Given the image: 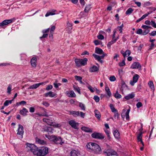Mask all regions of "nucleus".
Here are the masks:
<instances>
[{"instance_id": "39", "label": "nucleus", "mask_w": 156, "mask_h": 156, "mask_svg": "<svg viewBox=\"0 0 156 156\" xmlns=\"http://www.w3.org/2000/svg\"><path fill=\"white\" fill-rule=\"evenodd\" d=\"M31 64L32 66L33 67H35L36 66V61H34L31 60L30 61Z\"/></svg>"}, {"instance_id": "53", "label": "nucleus", "mask_w": 156, "mask_h": 156, "mask_svg": "<svg viewBox=\"0 0 156 156\" xmlns=\"http://www.w3.org/2000/svg\"><path fill=\"white\" fill-rule=\"evenodd\" d=\"M149 34L150 36H154L156 35V31H152L151 33Z\"/></svg>"}, {"instance_id": "19", "label": "nucleus", "mask_w": 156, "mask_h": 156, "mask_svg": "<svg viewBox=\"0 0 156 156\" xmlns=\"http://www.w3.org/2000/svg\"><path fill=\"white\" fill-rule=\"evenodd\" d=\"M99 70L98 68L96 66H94L90 68V72H95Z\"/></svg>"}, {"instance_id": "42", "label": "nucleus", "mask_w": 156, "mask_h": 156, "mask_svg": "<svg viewBox=\"0 0 156 156\" xmlns=\"http://www.w3.org/2000/svg\"><path fill=\"white\" fill-rule=\"evenodd\" d=\"M93 98L97 102H98L100 100L98 96L96 95Z\"/></svg>"}, {"instance_id": "55", "label": "nucleus", "mask_w": 156, "mask_h": 156, "mask_svg": "<svg viewBox=\"0 0 156 156\" xmlns=\"http://www.w3.org/2000/svg\"><path fill=\"white\" fill-rule=\"evenodd\" d=\"M55 26L54 25L52 26L50 29V33H52L54 31V30H55Z\"/></svg>"}, {"instance_id": "21", "label": "nucleus", "mask_w": 156, "mask_h": 156, "mask_svg": "<svg viewBox=\"0 0 156 156\" xmlns=\"http://www.w3.org/2000/svg\"><path fill=\"white\" fill-rule=\"evenodd\" d=\"M135 96V94L133 93H132L130 94L129 95L126 96L125 97V98L127 100H129L130 99L133 98Z\"/></svg>"}, {"instance_id": "43", "label": "nucleus", "mask_w": 156, "mask_h": 156, "mask_svg": "<svg viewBox=\"0 0 156 156\" xmlns=\"http://www.w3.org/2000/svg\"><path fill=\"white\" fill-rule=\"evenodd\" d=\"M79 106L80 108H81L82 110H85V107L84 104H83L82 103H80V104Z\"/></svg>"}, {"instance_id": "61", "label": "nucleus", "mask_w": 156, "mask_h": 156, "mask_svg": "<svg viewBox=\"0 0 156 156\" xmlns=\"http://www.w3.org/2000/svg\"><path fill=\"white\" fill-rule=\"evenodd\" d=\"M50 30L49 28H48L46 30H42V32L43 33H47L49 32Z\"/></svg>"}, {"instance_id": "11", "label": "nucleus", "mask_w": 156, "mask_h": 156, "mask_svg": "<svg viewBox=\"0 0 156 156\" xmlns=\"http://www.w3.org/2000/svg\"><path fill=\"white\" fill-rule=\"evenodd\" d=\"M139 77V75L137 74H135L133 77V81H130V84L132 86H133L135 83H136Z\"/></svg>"}, {"instance_id": "63", "label": "nucleus", "mask_w": 156, "mask_h": 156, "mask_svg": "<svg viewBox=\"0 0 156 156\" xmlns=\"http://www.w3.org/2000/svg\"><path fill=\"white\" fill-rule=\"evenodd\" d=\"M125 53H126V55H129L131 53L130 51L129 50H127L125 52Z\"/></svg>"}, {"instance_id": "49", "label": "nucleus", "mask_w": 156, "mask_h": 156, "mask_svg": "<svg viewBox=\"0 0 156 156\" xmlns=\"http://www.w3.org/2000/svg\"><path fill=\"white\" fill-rule=\"evenodd\" d=\"M151 25L154 28H156V23H155V22L154 21L152 20L151 21Z\"/></svg>"}, {"instance_id": "32", "label": "nucleus", "mask_w": 156, "mask_h": 156, "mask_svg": "<svg viewBox=\"0 0 156 156\" xmlns=\"http://www.w3.org/2000/svg\"><path fill=\"white\" fill-rule=\"evenodd\" d=\"M148 84L149 87L152 90H154V86L153 82L152 81H150L148 82Z\"/></svg>"}, {"instance_id": "35", "label": "nucleus", "mask_w": 156, "mask_h": 156, "mask_svg": "<svg viewBox=\"0 0 156 156\" xmlns=\"http://www.w3.org/2000/svg\"><path fill=\"white\" fill-rule=\"evenodd\" d=\"M12 85L10 84H9L7 88V92L9 94H11V91L12 89Z\"/></svg>"}, {"instance_id": "33", "label": "nucleus", "mask_w": 156, "mask_h": 156, "mask_svg": "<svg viewBox=\"0 0 156 156\" xmlns=\"http://www.w3.org/2000/svg\"><path fill=\"white\" fill-rule=\"evenodd\" d=\"M116 41V39H114L112 41L109 42L107 44L108 47L110 48L111 47V45L115 42Z\"/></svg>"}, {"instance_id": "10", "label": "nucleus", "mask_w": 156, "mask_h": 156, "mask_svg": "<svg viewBox=\"0 0 156 156\" xmlns=\"http://www.w3.org/2000/svg\"><path fill=\"white\" fill-rule=\"evenodd\" d=\"M23 129V126L20 124H19L17 134L19 135H21L22 138H23V135L24 133Z\"/></svg>"}, {"instance_id": "45", "label": "nucleus", "mask_w": 156, "mask_h": 156, "mask_svg": "<svg viewBox=\"0 0 156 156\" xmlns=\"http://www.w3.org/2000/svg\"><path fill=\"white\" fill-rule=\"evenodd\" d=\"M150 30L149 29L145 30L143 32L142 34L144 35H146L149 32Z\"/></svg>"}, {"instance_id": "36", "label": "nucleus", "mask_w": 156, "mask_h": 156, "mask_svg": "<svg viewBox=\"0 0 156 156\" xmlns=\"http://www.w3.org/2000/svg\"><path fill=\"white\" fill-rule=\"evenodd\" d=\"M73 88L75 91H77L79 94H80V89L79 87L76 86H74Z\"/></svg>"}, {"instance_id": "20", "label": "nucleus", "mask_w": 156, "mask_h": 156, "mask_svg": "<svg viewBox=\"0 0 156 156\" xmlns=\"http://www.w3.org/2000/svg\"><path fill=\"white\" fill-rule=\"evenodd\" d=\"M95 52L99 54H102L104 53L102 50L98 47H96L95 48Z\"/></svg>"}, {"instance_id": "62", "label": "nucleus", "mask_w": 156, "mask_h": 156, "mask_svg": "<svg viewBox=\"0 0 156 156\" xmlns=\"http://www.w3.org/2000/svg\"><path fill=\"white\" fill-rule=\"evenodd\" d=\"M88 89L90 90V91L91 92L93 93L94 92V90H93V89H92V87L91 86L89 85L88 87Z\"/></svg>"}, {"instance_id": "57", "label": "nucleus", "mask_w": 156, "mask_h": 156, "mask_svg": "<svg viewBox=\"0 0 156 156\" xmlns=\"http://www.w3.org/2000/svg\"><path fill=\"white\" fill-rule=\"evenodd\" d=\"M100 42H101L100 41H99L98 40H96L94 41V44L96 45H98L100 44Z\"/></svg>"}, {"instance_id": "52", "label": "nucleus", "mask_w": 156, "mask_h": 156, "mask_svg": "<svg viewBox=\"0 0 156 156\" xmlns=\"http://www.w3.org/2000/svg\"><path fill=\"white\" fill-rule=\"evenodd\" d=\"M109 80L111 81H114L116 80V78L114 76H112L110 77Z\"/></svg>"}, {"instance_id": "30", "label": "nucleus", "mask_w": 156, "mask_h": 156, "mask_svg": "<svg viewBox=\"0 0 156 156\" xmlns=\"http://www.w3.org/2000/svg\"><path fill=\"white\" fill-rule=\"evenodd\" d=\"M90 6V5H86L84 10V12H85L87 13L91 9Z\"/></svg>"}, {"instance_id": "29", "label": "nucleus", "mask_w": 156, "mask_h": 156, "mask_svg": "<svg viewBox=\"0 0 156 156\" xmlns=\"http://www.w3.org/2000/svg\"><path fill=\"white\" fill-rule=\"evenodd\" d=\"M105 90L107 92V93L109 97H110L111 96L112 93L110 90V89L108 87H105Z\"/></svg>"}, {"instance_id": "54", "label": "nucleus", "mask_w": 156, "mask_h": 156, "mask_svg": "<svg viewBox=\"0 0 156 156\" xmlns=\"http://www.w3.org/2000/svg\"><path fill=\"white\" fill-rule=\"evenodd\" d=\"M52 86L51 85H48L46 88L47 90H51L52 88Z\"/></svg>"}, {"instance_id": "56", "label": "nucleus", "mask_w": 156, "mask_h": 156, "mask_svg": "<svg viewBox=\"0 0 156 156\" xmlns=\"http://www.w3.org/2000/svg\"><path fill=\"white\" fill-rule=\"evenodd\" d=\"M42 104L46 107H48L49 105V104L46 101H43Z\"/></svg>"}, {"instance_id": "18", "label": "nucleus", "mask_w": 156, "mask_h": 156, "mask_svg": "<svg viewBox=\"0 0 156 156\" xmlns=\"http://www.w3.org/2000/svg\"><path fill=\"white\" fill-rule=\"evenodd\" d=\"M36 140L37 142L41 144H46V142L43 140H41L37 138H36Z\"/></svg>"}, {"instance_id": "4", "label": "nucleus", "mask_w": 156, "mask_h": 156, "mask_svg": "<svg viewBox=\"0 0 156 156\" xmlns=\"http://www.w3.org/2000/svg\"><path fill=\"white\" fill-rule=\"evenodd\" d=\"M91 144L92 150L96 154H99V152L101 150V148L99 145L95 143Z\"/></svg>"}, {"instance_id": "59", "label": "nucleus", "mask_w": 156, "mask_h": 156, "mask_svg": "<svg viewBox=\"0 0 156 156\" xmlns=\"http://www.w3.org/2000/svg\"><path fill=\"white\" fill-rule=\"evenodd\" d=\"M35 109L34 107H31L30 108V112L33 113L34 112Z\"/></svg>"}, {"instance_id": "27", "label": "nucleus", "mask_w": 156, "mask_h": 156, "mask_svg": "<svg viewBox=\"0 0 156 156\" xmlns=\"http://www.w3.org/2000/svg\"><path fill=\"white\" fill-rule=\"evenodd\" d=\"M56 10H52L51 12H48L46 14H45V16L47 17L48 16H49L50 15H55V13H54L53 12H55Z\"/></svg>"}, {"instance_id": "22", "label": "nucleus", "mask_w": 156, "mask_h": 156, "mask_svg": "<svg viewBox=\"0 0 156 156\" xmlns=\"http://www.w3.org/2000/svg\"><path fill=\"white\" fill-rule=\"evenodd\" d=\"M75 62L77 66L80 67L82 66L81 59H76Z\"/></svg>"}, {"instance_id": "7", "label": "nucleus", "mask_w": 156, "mask_h": 156, "mask_svg": "<svg viewBox=\"0 0 156 156\" xmlns=\"http://www.w3.org/2000/svg\"><path fill=\"white\" fill-rule=\"evenodd\" d=\"M92 137L96 139H103L104 136L100 133L94 132L91 134Z\"/></svg>"}, {"instance_id": "5", "label": "nucleus", "mask_w": 156, "mask_h": 156, "mask_svg": "<svg viewBox=\"0 0 156 156\" xmlns=\"http://www.w3.org/2000/svg\"><path fill=\"white\" fill-rule=\"evenodd\" d=\"M104 153L106 154L108 156H112L116 155L117 154L116 152L114 151L112 149H105L103 151Z\"/></svg>"}, {"instance_id": "15", "label": "nucleus", "mask_w": 156, "mask_h": 156, "mask_svg": "<svg viewBox=\"0 0 156 156\" xmlns=\"http://www.w3.org/2000/svg\"><path fill=\"white\" fill-rule=\"evenodd\" d=\"M28 112V110L25 108H23L22 110L20 111V113L23 116H26L27 115V113Z\"/></svg>"}, {"instance_id": "47", "label": "nucleus", "mask_w": 156, "mask_h": 156, "mask_svg": "<svg viewBox=\"0 0 156 156\" xmlns=\"http://www.w3.org/2000/svg\"><path fill=\"white\" fill-rule=\"evenodd\" d=\"M75 78L76 80L78 81H80V80H82V77H81L80 76H77L76 75L75 76Z\"/></svg>"}, {"instance_id": "48", "label": "nucleus", "mask_w": 156, "mask_h": 156, "mask_svg": "<svg viewBox=\"0 0 156 156\" xmlns=\"http://www.w3.org/2000/svg\"><path fill=\"white\" fill-rule=\"evenodd\" d=\"M136 106L137 108H139L142 106V104L140 102H139L136 104Z\"/></svg>"}, {"instance_id": "58", "label": "nucleus", "mask_w": 156, "mask_h": 156, "mask_svg": "<svg viewBox=\"0 0 156 156\" xmlns=\"http://www.w3.org/2000/svg\"><path fill=\"white\" fill-rule=\"evenodd\" d=\"M151 22L149 20H147L145 22V23L147 25H151Z\"/></svg>"}, {"instance_id": "1", "label": "nucleus", "mask_w": 156, "mask_h": 156, "mask_svg": "<svg viewBox=\"0 0 156 156\" xmlns=\"http://www.w3.org/2000/svg\"><path fill=\"white\" fill-rule=\"evenodd\" d=\"M48 149L47 147H41L38 149L37 155L38 156H44L48 153Z\"/></svg>"}, {"instance_id": "8", "label": "nucleus", "mask_w": 156, "mask_h": 156, "mask_svg": "<svg viewBox=\"0 0 156 156\" xmlns=\"http://www.w3.org/2000/svg\"><path fill=\"white\" fill-rule=\"evenodd\" d=\"M69 124L71 126L76 129H78V126L79 124L78 123L76 122L75 121L73 120H71L69 121Z\"/></svg>"}, {"instance_id": "12", "label": "nucleus", "mask_w": 156, "mask_h": 156, "mask_svg": "<svg viewBox=\"0 0 156 156\" xmlns=\"http://www.w3.org/2000/svg\"><path fill=\"white\" fill-rule=\"evenodd\" d=\"M102 54H103L102 55L99 56L95 54H93V56L98 60H100V59H103L105 56L106 55V54H105L104 52Z\"/></svg>"}, {"instance_id": "41", "label": "nucleus", "mask_w": 156, "mask_h": 156, "mask_svg": "<svg viewBox=\"0 0 156 156\" xmlns=\"http://www.w3.org/2000/svg\"><path fill=\"white\" fill-rule=\"evenodd\" d=\"M130 111L129 109H128L126 113V119H129V113Z\"/></svg>"}, {"instance_id": "9", "label": "nucleus", "mask_w": 156, "mask_h": 156, "mask_svg": "<svg viewBox=\"0 0 156 156\" xmlns=\"http://www.w3.org/2000/svg\"><path fill=\"white\" fill-rule=\"evenodd\" d=\"M131 68L133 69H138L140 70L141 69V66L140 64L137 62H133L131 66Z\"/></svg>"}, {"instance_id": "60", "label": "nucleus", "mask_w": 156, "mask_h": 156, "mask_svg": "<svg viewBox=\"0 0 156 156\" xmlns=\"http://www.w3.org/2000/svg\"><path fill=\"white\" fill-rule=\"evenodd\" d=\"M80 3L81 5H83V6L85 4V2L84 0H80Z\"/></svg>"}, {"instance_id": "50", "label": "nucleus", "mask_w": 156, "mask_h": 156, "mask_svg": "<svg viewBox=\"0 0 156 156\" xmlns=\"http://www.w3.org/2000/svg\"><path fill=\"white\" fill-rule=\"evenodd\" d=\"M136 33L137 34H142L143 33L142 30L141 29H139L137 31Z\"/></svg>"}, {"instance_id": "24", "label": "nucleus", "mask_w": 156, "mask_h": 156, "mask_svg": "<svg viewBox=\"0 0 156 156\" xmlns=\"http://www.w3.org/2000/svg\"><path fill=\"white\" fill-rule=\"evenodd\" d=\"M68 96L70 97H75L76 94L73 90H71L70 92H68L67 93Z\"/></svg>"}, {"instance_id": "23", "label": "nucleus", "mask_w": 156, "mask_h": 156, "mask_svg": "<svg viewBox=\"0 0 156 156\" xmlns=\"http://www.w3.org/2000/svg\"><path fill=\"white\" fill-rule=\"evenodd\" d=\"M78 152L75 150H72L70 152V156H78Z\"/></svg>"}, {"instance_id": "31", "label": "nucleus", "mask_w": 156, "mask_h": 156, "mask_svg": "<svg viewBox=\"0 0 156 156\" xmlns=\"http://www.w3.org/2000/svg\"><path fill=\"white\" fill-rule=\"evenodd\" d=\"M133 9L131 8H129L126 11V15L130 14L133 11Z\"/></svg>"}, {"instance_id": "64", "label": "nucleus", "mask_w": 156, "mask_h": 156, "mask_svg": "<svg viewBox=\"0 0 156 156\" xmlns=\"http://www.w3.org/2000/svg\"><path fill=\"white\" fill-rule=\"evenodd\" d=\"M149 9L151 11H155V10H156V8L153 7H151L149 8Z\"/></svg>"}, {"instance_id": "17", "label": "nucleus", "mask_w": 156, "mask_h": 156, "mask_svg": "<svg viewBox=\"0 0 156 156\" xmlns=\"http://www.w3.org/2000/svg\"><path fill=\"white\" fill-rule=\"evenodd\" d=\"M45 96L46 97H47L48 96L51 97H53L55 95V94H53V93L52 91H49L48 93H46L44 94Z\"/></svg>"}, {"instance_id": "34", "label": "nucleus", "mask_w": 156, "mask_h": 156, "mask_svg": "<svg viewBox=\"0 0 156 156\" xmlns=\"http://www.w3.org/2000/svg\"><path fill=\"white\" fill-rule=\"evenodd\" d=\"M115 97L117 99L120 98L121 97V95L118 93V90L116 91V93L114 95Z\"/></svg>"}, {"instance_id": "51", "label": "nucleus", "mask_w": 156, "mask_h": 156, "mask_svg": "<svg viewBox=\"0 0 156 156\" xmlns=\"http://www.w3.org/2000/svg\"><path fill=\"white\" fill-rule=\"evenodd\" d=\"M125 65H126V64H125V60H123L122 61V62H119V65L120 66H125Z\"/></svg>"}, {"instance_id": "28", "label": "nucleus", "mask_w": 156, "mask_h": 156, "mask_svg": "<svg viewBox=\"0 0 156 156\" xmlns=\"http://www.w3.org/2000/svg\"><path fill=\"white\" fill-rule=\"evenodd\" d=\"M39 87V84H38V83H36L34 84L33 85H32L30 86L28 88V89H35Z\"/></svg>"}, {"instance_id": "38", "label": "nucleus", "mask_w": 156, "mask_h": 156, "mask_svg": "<svg viewBox=\"0 0 156 156\" xmlns=\"http://www.w3.org/2000/svg\"><path fill=\"white\" fill-rule=\"evenodd\" d=\"M105 133L108 138L109 139H111V137L110 135V132L108 130H105Z\"/></svg>"}, {"instance_id": "44", "label": "nucleus", "mask_w": 156, "mask_h": 156, "mask_svg": "<svg viewBox=\"0 0 156 156\" xmlns=\"http://www.w3.org/2000/svg\"><path fill=\"white\" fill-rule=\"evenodd\" d=\"M50 129L51 128L50 127H45L43 129L44 131L48 132H51V130H50Z\"/></svg>"}, {"instance_id": "3", "label": "nucleus", "mask_w": 156, "mask_h": 156, "mask_svg": "<svg viewBox=\"0 0 156 156\" xmlns=\"http://www.w3.org/2000/svg\"><path fill=\"white\" fill-rule=\"evenodd\" d=\"M27 147L30 148V150L33 152L34 154L36 155L37 154L39 148L34 144L27 143Z\"/></svg>"}, {"instance_id": "40", "label": "nucleus", "mask_w": 156, "mask_h": 156, "mask_svg": "<svg viewBox=\"0 0 156 156\" xmlns=\"http://www.w3.org/2000/svg\"><path fill=\"white\" fill-rule=\"evenodd\" d=\"M71 113L74 116H75V115H79L80 114V113L79 111L75 112V111H72L71 112Z\"/></svg>"}, {"instance_id": "16", "label": "nucleus", "mask_w": 156, "mask_h": 156, "mask_svg": "<svg viewBox=\"0 0 156 156\" xmlns=\"http://www.w3.org/2000/svg\"><path fill=\"white\" fill-rule=\"evenodd\" d=\"M94 113L96 117L99 120H101V115L100 112L97 110L94 111Z\"/></svg>"}, {"instance_id": "14", "label": "nucleus", "mask_w": 156, "mask_h": 156, "mask_svg": "<svg viewBox=\"0 0 156 156\" xmlns=\"http://www.w3.org/2000/svg\"><path fill=\"white\" fill-rule=\"evenodd\" d=\"M81 129L84 131V132L87 133H92V129L85 127L83 126L81 128Z\"/></svg>"}, {"instance_id": "46", "label": "nucleus", "mask_w": 156, "mask_h": 156, "mask_svg": "<svg viewBox=\"0 0 156 156\" xmlns=\"http://www.w3.org/2000/svg\"><path fill=\"white\" fill-rule=\"evenodd\" d=\"M98 38L100 40H102L104 39V37L102 34H99L97 36Z\"/></svg>"}, {"instance_id": "37", "label": "nucleus", "mask_w": 156, "mask_h": 156, "mask_svg": "<svg viewBox=\"0 0 156 156\" xmlns=\"http://www.w3.org/2000/svg\"><path fill=\"white\" fill-rule=\"evenodd\" d=\"M93 143H94L89 142V143H88L86 145V147H87V148L90 150H92L91 144Z\"/></svg>"}, {"instance_id": "13", "label": "nucleus", "mask_w": 156, "mask_h": 156, "mask_svg": "<svg viewBox=\"0 0 156 156\" xmlns=\"http://www.w3.org/2000/svg\"><path fill=\"white\" fill-rule=\"evenodd\" d=\"M143 133L140 131L138 135L137 136V139L138 142H140L142 144L143 146H144V144L142 140V137L143 136L142 134Z\"/></svg>"}, {"instance_id": "2", "label": "nucleus", "mask_w": 156, "mask_h": 156, "mask_svg": "<svg viewBox=\"0 0 156 156\" xmlns=\"http://www.w3.org/2000/svg\"><path fill=\"white\" fill-rule=\"evenodd\" d=\"M49 139L56 144H60L62 145L64 143V142L62 141V138L60 136L51 135L50 136Z\"/></svg>"}, {"instance_id": "26", "label": "nucleus", "mask_w": 156, "mask_h": 156, "mask_svg": "<svg viewBox=\"0 0 156 156\" xmlns=\"http://www.w3.org/2000/svg\"><path fill=\"white\" fill-rule=\"evenodd\" d=\"M81 59V63L82 66H85L87 63V62L88 61L87 59L85 58L83 59Z\"/></svg>"}, {"instance_id": "25", "label": "nucleus", "mask_w": 156, "mask_h": 156, "mask_svg": "<svg viewBox=\"0 0 156 156\" xmlns=\"http://www.w3.org/2000/svg\"><path fill=\"white\" fill-rule=\"evenodd\" d=\"M113 134L116 138L118 139L119 138V133L117 130H115L114 131Z\"/></svg>"}, {"instance_id": "6", "label": "nucleus", "mask_w": 156, "mask_h": 156, "mask_svg": "<svg viewBox=\"0 0 156 156\" xmlns=\"http://www.w3.org/2000/svg\"><path fill=\"white\" fill-rule=\"evenodd\" d=\"M14 19H12L9 20H6L3 21L2 23H0V26L3 27L5 25H7L10 23L12 22Z\"/></svg>"}]
</instances>
